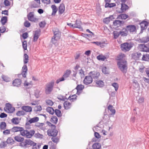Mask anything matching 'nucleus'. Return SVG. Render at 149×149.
Segmentation results:
<instances>
[{"mask_svg":"<svg viewBox=\"0 0 149 149\" xmlns=\"http://www.w3.org/2000/svg\"><path fill=\"white\" fill-rule=\"evenodd\" d=\"M5 111L9 113H12L15 110V109L14 107L12 106L9 103H6V107L4 108Z\"/></svg>","mask_w":149,"mask_h":149,"instance_id":"nucleus-5","label":"nucleus"},{"mask_svg":"<svg viewBox=\"0 0 149 149\" xmlns=\"http://www.w3.org/2000/svg\"><path fill=\"white\" fill-rule=\"evenodd\" d=\"M93 129L94 132L95 131H99L101 130V127H99L98 126H97L96 127H94L93 128Z\"/></svg>","mask_w":149,"mask_h":149,"instance_id":"nucleus-62","label":"nucleus"},{"mask_svg":"<svg viewBox=\"0 0 149 149\" xmlns=\"http://www.w3.org/2000/svg\"><path fill=\"white\" fill-rule=\"evenodd\" d=\"M44 125V124L43 123H38L36 124V126L38 127L40 129L44 131L46 129L45 127L43 126Z\"/></svg>","mask_w":149,"mask_h":149,"instance_id":"nucleus-30","label":"nucleus"},{"mask_svg":"<svg viewBox=\"0 0 149 149\" xmlns=\"http://www.w3.org/2000/svg\"><path fill=\"white\" fill-rule=\"evenodd\" d=\"M19 146L24 148H26L28 147L25 140L24 142H21L20 143Z\"/></svg>","mask_w":149,"mask_h":149,"instance_id":"nucleus-44","label":"nucleus"},{"mask_svg":"<svg viewBox=\"0 0 149 149\" xmlns=\"http://www.w3.org/2000/svg\"><path fill=\"white\" fill-rule=\"evenodd\" d=\"M39 120V118L38 117H34L30 119L28 121V122L29 123L31 124L38 122Z\"/></svg>","mask_w":149,"mask_h":149,"instance_id":"nucleus-28","label":"nucleus"},{"mask_svg":"<svg viewBox=\"0 0 149 149\" xmlns=\"http://www.w3.org/2000/svg\"><path fill=\"white\" fill-rule=\"evenodd\" d=\"M142 60L145 61H149V54H146L143 55L142 58Z\"/></svg>","mask_w":149,"mask_h":149,"instance_id":"nucleus-37","label":"nucleus"},{"mask_svg":"<svg viewBox=\"0 0 149 149\" xmlns=\"http://www.w3.org/2000/svg\"><path fill=\"white\" fill-rule=\"evenodd\" d=\"M24 129V128L22 127L17 126L14 127L11 129V131L13 132H20V134L21 135L22 132Z\"/></svg>","mask_w":149,"mask_h":149,"instance_id":"nucleus-9","label":"nucleus"},{"mask_svg":"<svg viewBox=\"0 0 149 149\" xmlns=\"http://www.w3.org/2000/svg\"><path fill=\"white\" fill-rule=\"evenodd\" d=\"M125 56V55L124 54H119L117 56V60L119 61L123 60L122 59Z\"/></svg>","mask_w":149,"mask_h":149,"instance_id":"nucleus-52","label":"nucleus"},{"mask_svg":"<svg viewBox=\"0 0 149 149\" xmlns=\"http://www.w3.org/2000/svg\"><path fill=\"white\" fill-rule=\"evenodd\" d=\"M46 110L47 112L52 115H53L54 113V110L52 108L50 107H47L46 109Z\"/></svg>","mask_w":149,"mask_h":149,"instance_id":"nucleus-34","label":"nucleus"},{"mask_svg":"<svg viewBox=\"0 0 149 149\" xmlns=\"http://www.w3.org/2000/svg\"><path fill=\"white\" fill-rule=\"evenodd\" d=\"M58 131L55 129H51L47 130L48 135L50 136L55 137L57 136Z\"/></svg>","mask_w":149,"mask_h":149,"instance_id":"nucleus-7","label":"nucleus"},{"mask_svg":"<svg viewBox=\"0 0 149 149\" xmlns=\"http://www.w3.org/2000/svg\"><path fill=\"white\" fill-rule=\"evenodd\" d=\"M84 86L81 84L78 85L76 88L77 90V93L76 94H78L79 93V91H82L84 88Z\"/></svg>","mask_w":149,"mask_h":149,"instance_id":"nucleus-32","label":"nucleus"},{"mask_svg":"<svg viewBox=\"0 0 149 149\" xmlns=\"http://www.w3.org/2000/svg\"><path fill=\"white\" fill-rule=\"evenodd\" d=\"M119 33V32H118L116 31H114L113 33L114 38L115 39L117 38L120 35Z\"/></svg>","mask_w":149,"mask_h":149,"instance_id":"nucleus-45","label":"nucleus"},{"mask_svg":"<svg viewBox=\"0 0 149 149\" xmlns=\"http://www.w3.org/2000/svg\"><path fill=\"white\" fill-rule=\"evenodd\" d=\"M126 29L128 32L129 31L130 33L136 31V27L134 25H130L126 26Z\"/></svg>","mask_w":149,"mask_h":149,"instance_id":"nucleus-12","label":"nucleus"},{"mask_svg":"<svg viewBox=\"0 0 149 149\" xmlns=\"http://www.w3.org/2000/svg\"><path fill=\"white\" fill-rule=\"evenodd\" d=\"M81 22L79 20H77L76 23L74 24V28H77L79 29L81 28Z\"/></svg>","mask_w":149,"mask_h":149,"instance_id":"nucleus-25","label":"nucleus"},{"mask_svg":"<svg viewBox=\"0 0 149 149\" xmlns=\"http://www.w3.org/2000/svg\"><path fill=\"white\" fill-rule=\"evenodd\" d=\"M89 74L91 77L92 79H97L99 77L100 75L99 72L95 71L91 72L89 73Z\"/></svg>","mask_w":149,"mask_h":149,"instance_id":"nucleus-10","label":"nucleus"},{"mask_svg":"<svg viewBox=\"0 0 149 149\" xmlns=\"http://www.w3.org/2000/svg\"><path fill=\"white\" fill-rule=\"evenodd\" d=\"M21 119H19L17 117L13 118L11 120L12 123L15 125H18Z\"/></svg>","mask_w":149,"mask_h":149,"instance_id":"nucleus-20","label":"nucleus"},{"mask_svg":"<svg viewBox=\"0 0 149 149\" xmlns=\"http://www.w3.org/2000/svg\"><path fill=\"white\" fill-rule=\"evenodd\" d=\"M54 112H55V114L58 117H60L61 116L62 114L61 111L60 110L58 109H56L55 110Z\"/></svg>","mask_w":149,"mask_h":149,"instance_id":"nucleus-49","label":"nucleus"},{"mask_svg":"<svg viewBox=\"0 0 149 149\" xmlns=\"http://www.w3.org/2000/svg\"><path fill=\"white\" fill-rule=\"evenodd\" d=\"M114 19L113 16V15H111L109 16L108 17H107L104 19L103 22H104L106 24H108L110 21V19L111 20Z\"/></svg>","mask_w":149,"mask_h":149,"instance_id":"nucleus-23","label":"nucleus"},{"mask_svg":"<svg viewBox=\"0 0 149 149\" xmlns=\"http://www.w3.org/2000/svg\"><path fill=\"white\" fill-rule=\"evenodd\" d=\"M14 141V140L11 137H9L7 139L6 142L7 143H12Z\"/></svg>","mask_w":149,"mask_h":149,"instance_id":"nucleus-61","label":"nucleus"},{"mask_svg":"<svg viewBox=\"0 0 149 149\" xmlns=\"http://www.w3.org/2000/svg\"><path fill=\"white\" fill-rule=\"evenodd\" d=\"M27 70L28 69L26 65H24L22 68L21 72V74L23 77H26Z\"/></svg>","mask_w":149,"mask_h":149,"instance_id":"nucleus-13","label":"nucleus"},{"mask_svg":"<svg viewBox=\"0 0 149 149\" xmlns=\"http://www.w3.org/2000/svg\"><path fill=\"white\" fill-rule=\"evenodd\" d=\"M46 103L48 105L52 106L53 104V102L50 100H46Z\"/></svg>","mask_w":149,"mask_h":149,"instance_id":"nucleus-63","label":"nucleus"},{"mask_svg":"<svg viewBox=\"0 0 149 149\" xmlns=\"http://www.w3.org/2000/svg\"><path fill=\"white\" fill-rule=\"evenodd\" d=\"M40 4L37 3V2H34L31 5V7L32 8H38L40 7Z\"/></svg>","mask_w":149,"mask_h":149,"instance_id":"nucleus-46","label":"nucleus"},{"mask_svg":"<svg viewBox=\"0 0 149 149\" xmlns=\"http://www.w3.org/2000/svg\"><path fill=\"white\" fill-rule=\"evenodd\" d=\"M35 131L33 130L28 131L24 129L22 132V136L27 138H31L35 134Z\"/></svg>","mask_w":149,"mask_h":149,"instance_id":"nucleus-2","label":"nucleus"},{"mask_svg":"<svg viewBox=\"0 0 149 149\" xmlns=\"http://www.w3.org/2000/svg\"><path fill=\"white\" fill-rule=\"evenodd\" d=\"M52 140L54 143L57 144L59 141V139L58 137H53L52 138Z\"/></svg>","mask_w":149,"mask_h":149,"instance_id":"nucleus-54","label":"nucleus"},{"mask_svg":"<svg viewBox=\"0 0 149 149\" xmlns=\"http://www.w3.org/2000/svg\"><path fill=\"white\" fill-rule=\"evenodd\" d=\"M32 146V149H39L40 148L41 145L39 143L37 144L35 143Z\"/></svg>","mask_w":149,"mask_h":149,"instance_id":"nucleus-42","label":"nucleus"},{"mask_svg":"<svg viewBox=\"0 0 149 149\" xmlns=\"http://www.w3.org/2000/svg\"><path fill=\"white\" fill-rule=\"evenodd\" d=\"M97 86L100 87H103L104 86V83L101 80L97 81L95 82Z\"/></svg>","mask_w":149,"mask_h":149,"instance_id":"nucleus-33","label":"nucleus"},{"mask_svg":"<svg viewBox=\"0 0 149 149\" xmlns=\"http://www.w3.org/2000/svg\"><path fill=\"white\" fill-rule=\"evenodd\" d=\"M6 124L4 122H2L0 124V128L1 130H5L6 128Z\"/></svg>","mask_w":149,"mask_h":149,"instance_id":"nucleus-38","label":"nucleus"},{"mask_svg":"<svg viewBox=\"0 0 149 149\" xmlns=\"http://www.w3.org/2000/svg\"><path fill=\"white\" fill-rule=\"evenodd\" d=\"M71 73V71L69 70H67L65 72V73L63 75V76L65 78H67L70 75Z\"/></svg>","mask_w":149,"mask_h":149,"instance_id":"nucleus-51","label":"nucleus"},{"mask_svg":"<svg viewBox=\"0 0 149 149\" xmlns=\"http://www.w3.org/2000/svg\"><path fill=\"white\" fill-rule=\"evenodd\" d=\"M77 96L76 94L70 95L69 97V99L70 100H72V101H74L76 100V98Z\"/></svg>","mask_w":149,"mask_h":149,"instance_id":"nucleus-48","label":"nucleus"},{"mask_svg":"<svg viewBox=\"0 0 149 149\" xmlns=\"http://www.w3.org/2000/svg\"><path fill=\"white\" fill-rule=\"evenodd\" d=\"M34 32L33 41L36 42L37 40L40 35L41 31L40 30H37L34 31Z\"/></svg>","mask_w":149,"mask_h":149,"instance_id":"nucleus-11","label":"nucleus"},{"mask_svg":"<svg viewBox=\"0 0 149 149\" xmlns=\"http://www.w3.org/2000/svg\"><path fill=\"white\" fill-rule=\"evenodd\" d=\"M52 9V15H56L57 10L58 8L55 5H52L51 6Z\"/></svg>","mask_w":149,"mask_h":149,"instance_id":"nucleus-22","label":"nucleus"},{"mask_svg":"<svg viewBox=\"0 0 149 149\" xmlns=\"http://www.w3.org/2000/svg\"><path fill=\"white\" fill-rule=\"evenodd\" d=\"M97 58L98 60H101L102 61H104L105 59L106 58L105 56L102 55H99L98 56Z\"/></svg>","mask_w":149,"mask_h":149,"instance_id":"nucleus-47","label":"nucleus"},{"mask_svg":"<svg viewBox=\"0 0 149 149\" xmlns=\"http://www.w3.org/2000/svg\"><path fill=\"white\" fill-rule=\"evenodd\" d=\"M28 19L31 22H37L38 19L34 17L33 12H30L27 15Z\"/></svg>","mask_w":149,"mask_h":149,"instance_id":"nucleus-6","label":"nucleus"},{"mask_svg":"<svg viewBox=\"0 0 149 149\" xmlns=\"http://www.w3.org/2000/svg\"><path fill=\"white\" fill-rule=\"evenodd\" d=\"M117 65L119 69L124 73L125 74L127 71V61L125 60L118 61Z\"/></svg>","mask_w":149,"mask_h":149,"instance_id":"nucleus-1","label":"nucleus"},{"mask_svg":"<svg viewBox=\"0 0 149 149\" xmlns=\"http://www.w3.org/2000/svg\"><path fill=\"white\" fill-rule=\"evenodd\" d=\"M139 47L141 51L147 52L149 51V48L144 44H141Z\"/></svg>","mask_w":149,"mask_h":149,"instance_id":"nucleus-15","label":"nucleus"},{"mask_svg":"<svg viewBox=\"0 0 149 149\" xmlns=\"http://www.w3.org/2000/svg\"><path fill=\"white\" fill-rule=\"evenodd\" d=\"M106 3L105 5V7L106 8H111L115 6H116V4L115 3H109V2H105Z\"/></svg>","mask_w":149,"mask_h":149,"instance_id":"nucleus-31","label":"nucleus"},{"mask_svg":"<svg viewBox=\"0 0 149 149\" xmlns=\"http://www.w3.org/2000/svg\"><path fill=\"white\" fill-rule=\"evenodd\" d=\"M92 148L93 149H100L101 148V145L100 143H95L93 145Z\"/></svg>","mask_w":149,"mask_h":149,"instance_id":"nucleus-29","label":"nucleus"},{"mask_svg":"<svg viewBox=\"0 0 149 149\" xmlns=\"http://www.w3.org/2000/svg\"><path fill=\"white\" fill-rule=\"evenodd\" d=\"M2 78L3 81L6 82H9L10 80V79L9 77L4 75H2Z\"/></svg>","mask_w":149,"mask_h":149,"instance_id":"nucleus-53","label":"nucleus"},{"mask_svg":"<svg viewBox=\"0 0 149 149\" xmlns=\"http://www.w3.org/2000/svg\"><path fill=\"white\" fill-rule=\"evenodd\" d=\"M34 136L37 138L42 139L43 137V135L38 133H37L34 134Z\"/></svg>","mask_w":149,"mask_h":149,"instance_id":"nucleus-58","label":"nucleus"},{"mask_svg":"<svg viewBox=\"0 0 149 149\" xmlns=\"http://www.w3.org/2000/svg\"><path fill=\"white\" fill-rule=\"evenodd\" d=\"M8 20L7 17L6 16L3 17L1 18V22L2 25H3L7 22Z\"/></svg>","mask_w":149,"mask_h":149,"instance_id":"nucleus-35","label":"nucleus"},{"mask_svg":"<svg viewBox=\"0 0 149 149\" xmlns=\"http://www.w3.org/2000/svg\"><path fill=\"white\" fill-rule=\"evenodd\" d=\"M128 16L125 13L121 14L118 15L116 18L118 19H125L128 17Z\"/></svg>","mask_w":149,"mask_h":149,"instance_id":"nucleus-16","label":"nucleus"},{"mask_svg":"<svg viewBox=\"0 0 149 149\" xmlns=\"http://www.w3.org/2000/svg\"><path fill=\"white\" fill-rule=\"evenodd\" d=\"M141 30L143 31L146 29L148 26V23L146 21H143L140 23Z\"/></svg>","mask_w":149,"mask_h":149,"instance_id":"nucleus-14","label":"nucleus"},{"mask_svg":"<svg viewBox=\"0 0 149 149\" xmlns=\"http://www.w3.org/2000/svg\"><path fill=\"white\" fill-rule=\"evenodd\" d=\"M25 113L23 111H18L16 113V115L18 116H23L24 115Z\"/></svg>","mask_w":149,"mask_h":149,"instance_id":"nucleus-57","label":"nucleus"},{"mask_svg":"<svg viewBox=\"0 0 149 149\" xmlns=\"http://www.w3.org/2000/svg\"><path fill=\"white\" fill-rule=\"evenodd\" d=\"M119 32V34L122 36H126L128 35V32L126 28H123Z\"/></svg>","mask_w":149,"mask_h":149,"instance_id":"nucleus-19","label":"nucleus"},{"mask_svg":"<svg viewBox=\"0 0 149 149\" xmlns=\"http://www.w3.org/2000/svg\"><path fill=\"white\" fill-rule=\"evenodd\" d=\"M63 105L65 109L66 110L69 109L71 107V103L68 101L64 102Z\"/></svg>","mask_w":149,"mask_h":149,"instance_id":"nucleus-26","label":"nucleus"},{"mask_svg":"<svg viewBox=\"0 0 149 149\" xmlns=\"http://www.w3.org/2000/svg\"><path fill=\"white\" fill-rule=\"evenodd\" d=\"M46 24V23L45 21H42L40 22L39 25L40 28H44Z\"/></svg>","mask_w":149,"mask_h":149,"instance_id":"nucleus-59","label":"nucleus"},{"mask_svg":"<svg viewBox=\"0 0 149 149\" xmlns=\"http://www.w3.org/2000/svg\"><path fill=\"white\" fill-rule=\"evenodd\" d=\"M22 47L23 48L24 50L27 49V41L24 40L22 42Z\"/></svg>","mask_w":149,"mask_h":149,"instance_id":"nucleus-64","label":"nucleus"},{"mask_svg":"<svg viewBox=\"0 0 149 149\" xmlns=\"http://www.w3.org/2000/svg\"><path fill=\"white\" fill-rule=\"evenodd\" d=\"M21 80L19 79H16L14 80L13 82V84L14 86H18L21 83Z\"/></svg>","mask_w":149,"mask_h":149,"instance_id":"nucleus-17","label":"nucleus"},{"mask_svg":"<svg viewBox=\"0 0 149 149\" xmlns=\"http://www.w3.org/2000/svg\"><path fill=\"white\" fill-rule=\"evenodd\" d=\"M26 142L28 145H30L31 146H32L35 143L33 141L30 140V139H26L25 140Z\"/></svg>","mask_w":149,"mask_h":149,"instance_id":"nucleus-50","label":"nucleus"},{"mask_svg":"<svg viewBox=\"0 0 149 149\" xmlns=\"http://www.w3.org/2000/svg\"><path fill=\"white\" fill-rule=\"evenodd\" d=\"M49 144L50 145V149H55L56 147V144H54L52 141H50L49 142Z\"/></svg>","mask_w":149,"mask_h":149,"instance_id":"nucleus-43","label":"nucleus"},{"mask_svg":"<svg viewBox=\"0 0 149 149\" xmlns=\"http://www.w3.org/2000/svg\"><path fill=\"white\" fill-rule=\"evenodd\" d=\"M58 120V118L56 116H52L51 119L50 121L53 123L56 124L57 123Z\"/></svg>","mask_w":149,"mask_h":149,"instance_id":"nucleus-36","label":"nucleus"},{"mask_svg":"<svg viewBox=\"0 0 149 149\" xmlns=\"http://www.w3.org/2000/svg\"><path fill=\"white\" fill-rule=\"evenodd\" d=\"M60 38H57V37L56 36H53L52 39V43L55 45L56 43L57 40L59 39Z\"/></svg>","mask_w":149,"mask_h":149,"instance_id":"nucleus-56","label":"nucleus"},{"mask_svg":"<svg viewBox=\"0 0 149 149\" xmlns=\"http://www.w3.org/2000/svg\"><path fill=\"white\" fill-rule=\"evenodd\" d=\"M14 138L15 140L17 142H22L24 140L23 137L18 136H15Z\"/></svg>","mask_w":149,"mask_h":149,"instance_id":"nucleus-39","label":"nucleus"},{"mask_svg":"<svg viewBox=\"0 0 149 149\" xmlns=\"http://www.w3.org/2000/svg\"><path fill=\"white\" fill-rule=\"evenodd\" d=\"M22 109L26 112H30L32 111V108L29 106H23L22 107Z\"/></svg>","mask_w":149,"mask_h":149,"instance_id":"nucleus-21","label":"nucleus"},{"mask_svg":"<svg viewBox=\"0 0 149 149\" xmlns=\"http://www.w3.org/2000/svg\"><path fill=\"white\" fill-rule=\"evenodd\" d=\"M65 9V6L63 4H60L58 8V13L59 14H63L64 12Z\"/></svg>","mask_w":149,"mask_h":149,"instance_id":"nucleus-18","label":"nucleus"},{"mask_svg":"<svg viewBox=\"0 0 149 149\" xmlns=\"http://www.w3.org/2000/svg\"><path fill=\"white\" fill-rule=\"evenodd\" d=\"M121 5L120 9L122 12H124L128 8V6L125 3H122Z\"/></svg>","mask_w":149,"mask_h":149,"instance_id":"nucleus-24","label":"nucleus"},{"mask_svg":"<svg viewBox=\"0 0 149 149\" xmlns=\"http://www.w3.org/2000/svg\"><path fill=\"white\" fill-rule=\"evenodd\" d=\"M93 81V79L90 76H86L84 78L83 82L86 85H88L91 84Z\"/></svg>","mask_w":149,"mask_h":149,"instance_id":"nucleus-8","label":"nucleus"},{"mask_svg":"<svg viewBox=\"0 0 149 149\" xmlns=\"http://www.w3.org/2000/svg\"><path fill=\"white\" fill-rule=\"evenodd\" d=\"M132 47L133 45L127 42H125L121 45V50L124 52L129 51Z\"/></svg>","mask_w":149,"mask_h":149,"instance_id":"nucleus-3","label":"nucleus"},{"mask_svg":"<svg viewBox=\"0 0 149 149\" xmlns=\"http://www.w3.org/2000/svg\"><path fill=\"white\" fill-rule=\"evenodd\" d=\"M112 86L115 88L116 91H117L118 88L119 86L118 84L116 82L113 83L112 84Z\"/></svg>","mask_w":149,"mask_h":149,"instance_id":"nucleus-60","label":"nucleus"},{"mask_svg":"<svg viewBox=\"0 0 149 149\" xmlns=\"http://www.w3.org/2000/svg\"><path fill=\"white\" fill-rule=\"evenodd\" d=\"M54 84V82L52 81L46 85L45 88V92L46 94H49L53 90Z\"/></svg>","mask_w":149,"mask_h":149,"instance_id":"nucleus-4","label":"nucleus"},{"mask_svg":"<svg viewBox=\"0 0 149 149\" xmlns=\"http://www.w3.org/2000/svg\"><path fill=\"white\" fill-rule=\"evenodd\" d=\"M54 33V36L57 37V38H60V36L59 34V32L58 30V29H56V30H53Z\"/></svg>","mask_w":149,"mask_h":149,"instance_id":"nucleus-41","label":"nucleus"},{"mask_svg":"<svg viewBox=\"0 0 149 149\" xmlns=\"http://www.w3.org/2000/svg\"><path fill=\"white\" fill-rule=\"evenodd\" d=\"M102 72L105 74H109V72L107 70L106 67H104L102 68Z\"/></svg>","mask_w":149,"mask_h":149,"instance_id":"nucleus-55","label":"nucleus"},{"mask_svg":"<svg viewBox=\"0 0 149 149\" xmlns=\"http://www.w3.org/2000/svg\"><path fill=\"white\" fill-rule=\"evenodd\" d=\"M141 42L146 43L149 41V37L148 36L143 37L141 39Z\"/></svg>","mask_w":149,"mask_h":149,"instance_id":"nucleus-40","label":"nucleus"},{"mask_svg":"<svg viewBox=\"0 0 149 149\" xmlns=\"http://www.w3.org/2000/svg\"><path fill=\"white\" fill-rule=\"evenodd\" d=\"M108 109L111 112V115H114L115 114L116 112L115 110L113 108V107L111 105H109L108 107Z\"/></svg>","mask_w":149,"mask_h":149,"instance_id":"nucleus-27","label":"nucleus"}]
</instances>
